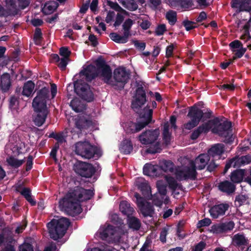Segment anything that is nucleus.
<instances>
[{
	"instance_id": "obj_27",
	"label": "nucleus",
	"mask_w": 251,
	"mask_h": 251,
	"mask_svg": "<svg viewBox=\"0 0 251 251\" xmlns=\"http://www.w3.org/2000/svg\"><path fill=\"white\" fill-rule=\"evenodd\" d=\"M224 151V145L222 144H217L212 146L208 150V154L209 156H212L215 159H219Z\"/></svg>"
},
{
	"instance_id": "obj_21",
	"label": "nucleus",
	"mask_w": 251,
	"mask_h": 251,
	"mask_svg": "<svg viewBox=\"0 0 251 251\" xmlns=\"http://www.w3.org/2000/svg\"><path fill=\"white\" fill-rule=\"evenodd\" d=\"M79 98L88 102L93 100L94 96L93 93L88 84L79 85Z\"/></svg>"
},
{
	"instance_id": "obj_64",
	"label": "nucleus",
	"mask_w": 251,
	"mask_h": 251,
	"mask_svg": "<svg viewBox=\"0 0 251 251\" xmlns=\"http://www.w3.org/2000/svg\"><path fill=\"white\" fill-rule=\"evenodd\" d=\"M21 251H33L31 245L29 244H24L20 247Z\"/></svg>"
},
{
	"instance_id": "obj_47",
	"label": "nucleus",
	"mask_w": 251,
	"mask_h": 251,
	"mask_svg": "<svg viewBox=\"0 0 251 251\" xmlns=\"http://www.w3.org/2000/svg\"><path fill=\"white\" fill-rule=\"evenodd\" d=\"M166 18L171 25H174L176 22V13L175 11L170 10L166 14Z\"/></svg>"
},
{
	"instance_id": "obj_52",
	"label": "nucleus",
	"mask_w": 251,
	"mask_h": 251,
	"mask_svg": "<svg viewBox=\"0 0 251 251\" xmlns=\"http://www.w3.org/2000/svg\"><path fill=\"white\" fill-rule=\"evenodd\" d=\"M124 6L131 11L135 10L138 8V5L134 0H127Z\"/></svg>"
},
{
	"instance_id": "obj_41",
	"label": "nucleus",
	"mask_w": 251,
	"mask_h": 251,
	"mask_svg": "<svg viewBox=\"0 0 251 251\" xmlns=\"http://www.w3.org/2000/svg\"><path fill=\"white\" fill-rule=\"evenodd\" d=\"M93 190L79 188V202L90 199L93 196Z\"/></svg>"
},
{
	"instance_id": "obj_43",
	"label": "nucleus",
	"mask_w": 251,
	"mask_h": 251,
	"mask_svg": "<svg viewBox=\"0 0 251 251\" xmlns=\"http://www.w3.org/2000/svg\"><path fill=\"white\" fill-rule=\"evenodd\" d=\"M6 161L10 166L18 168L25 162V159H18L13 156H10L6 159Z\"/></svg>"
},
{
	"instance_id": "obj_19",
	"label": "nucleus",
	"mask_w": 251,
	"mask_h": 251,
	"mask_svg": "<svg viewBox=\"0 0 251 251\" xmlns=\"http://www.w3.org/2000/svg\"><path fill=\"white\" fill-rule=\"evenodd\" d=\"M250 162H251V157L249 155L234 158L226 163L225 166V171L226 172L231 166L238 167L241 165L248 164Z\"/></svg>"
},
{
	"instance_id": "obj_4",
	"label": "nucleus",
	"mask_w": 251,
	"mask_h": 251,
	"mask_svg": "<svg viewBox=\"0 0 251 251\" xmlns=\"http://www.w3.org/2000/svg\"><path fill=\"white\" fill-rule=\"evenodd\" d=\"M69 224V221L66 218L52 220L47 225L50 237L54 240L61 238L64 235Z\"/></svg>"
},
{
	"instance_id": "obj_10",
	"label": "nucleus",
	"mask_w": 251,
	"mask_h": 251,
	"mask_svg": "<svg viewBox=\"0 0 251 251\" xmlns=\"http://www.w3.org/2000/svg\"><path fill=\"white\" fill-rule=\"evenodd\" d=\"M158 193L152 197L154 204L160 206L163 203L167 204L169 202V198L166 195L167 185L162 180H158L156 183Z\"/></svg>"
},
{
	"instance_id": "obj_32",
	"label": "nucleus",
	"mask_w": 251,
	"mask_h": 251,
	"mask_svg": "<svg viewBox=\"0 0 251 251\" xmlns=\"http://www.w3.org/2000/svg\"><path fill=\"white\" fill-rule=\"evenodd\" d=\"M48 112H34L33 115V121L35 124L38 126H41L45 122Z\"/></svg>"
},
{
	"instance_id": "obj_39",
	"label": "nucleus",
	"mask_w": 251,
	"mask_h": 251,
	"mask_svg": "<svg viewBox=\"0 0 251 251\" xmlns=\"http://www.w3.org/2000/svg\"><path fill=\"white\" fill-rule=\"evenodd\" d=\"M58 4L54 1H51L45 3L42 8L43 12L45 14H51L57 7Z\"/></svg>"
},
{
	"instance_id": "obj_63",
	"label": "nucleus",
	"mask_w": 251,
	"mask_h": 251,
	"mask_svg": "<svg viewBox=\"0 0 251 251\" xmlns=\"http://www.w3.org/2000/svg\"><path fill=\"white\" fill-rule=\"evenodd\" d=\"M115 15V12L113 11H109L107 14V16L105 18V22L107 23H111V22L113 21V18H114Z\"/></svg>"
},
{
	"instance_id": "obj_55",
	"label": "nucleus",
	"mask_w": 251,
	"mask_h": 251,
	"mask_svg": "<svg viewBox=\"0 0 251 251\" xmlns=\"http://www.w3.org/2000/svg\"><path fill=\"white\" fill-rule=\"evenodd\" d=\"M166 31V27L165 25L161 24L158 25L155 31V34L157 36H160L164 34V33Z\"/></svg>"
},
{
	"instance_id": "obj_14",
	"label": "nucleus",
	"mask_w": 251,
	"mask_h": 251,
	"mask_svg": "<svg viewBox=\"0 0 251 251\" xmlns=\"http://www.w3.org/2000/svg\"><path fill=\"white\" fill-rule=\"evenodd\" d=\"M134 197L136 199L137 205L144 216L151 217L154 213L152 206L149 202H146L144 199L141 197L138 194L135 193Z\"/></svg>"
},
{
	"instance_id": "obj_46",
	"label": "nucleus",
	"mask_w": 251,
	"mask_h": 251,
	"mask_svg": "<svg viewBox=\"0 0 251 251\" xmlns=\"http://www.w3.org/2000/svg\"><path fill=\"white\" fill-rule=\"evenodd\" d=\"M21 194L32 205H34L36 204L35 201L31 197V191L29 189L24 188L21 192Z\"/></svg>"
},
{
	"instance_id": "obj_12",
	"label": "nucleus",
	"mask_w": 251,
	"mask_h": 251,
	"mask_svg": "<svg viewBox=\"0 0 251 251\" xmlns=\"http://www.w3.org/2000/svg\"><path fill=\"white\" fill-rule=\"evenodd\" d=\"M203 113L202 111L197 107H192L188 114L191 120L184 125V127L187 129H191L195 127L199 124Z\"/></svg>"
},
{
	"instance_id": "obj_33",
	"label": "nucleus",
	"mask_w": 251,
	"mask_h": 251,
	"mask_svg": "<svg viewBox=\"0 0 251 251\" xmlns=\"http://www.w3.org/2000/svg\"><path fill=\"white\" fill-rule=\"evenodd\" d=\"M112 40L118 43H126L128 41L129 35L127 32H124L123 35H120L116 33H112L109 35Z\"/></svg>"
},
{
	"instance_id": "obj_35",
	"label": "nucleus",
	"mask_w": 251,
	"mask_h": 251,
	"mask_svg": "<svg viewBox=\"0 0 251 251\" xmlns=\"http://www.w3.org/2000/svg\"><path fill=\"white\" fill-rule=\"evenodd\" d=\"M119 150L125 154L129 153L133 150L131 141L128 139L124 140L120 144Z\"/></svg>"
},
{
	"instance_id": "obj_51",
	"label": "nucleus",
	"mask_w": 251,
	"mask_h": 251,
	"mask_svg": "<svg viewBox=\"0 0 251 251\" xmlns=\"http://www.w3.org/2000/svg\"><path fill=\"white\" fill-rule=\"evenodd\" d=\"M134 22L130 19H126L123 25V28L124 30V32H127V35L130 36L129 30L133 25Z\"/></svg>"
},
{
	"instance_id": "obj_20",
	"label": "nucleus",
	"mask_w": 251,
	"mask_h": 251,
	"mask_svg": "<svg viewBox=\"0 0 251 251\" xmlns=\"http://www.w3.org/2000/svg\"><path fill=\"white\" fill-rule=\"evenodd\" d=\"M107 4L111 8L119 12L116 16V21L114 24L115 27L119 26L124 20V15H127V12L122 8L116 2L108 1Z\"/></svg>"
},
{
	"instance_id": "obj_37",
	"label": "nucleus",
	"mask_w": 251,
	"mask_h": 251,
	"mask_svg": "<svg viewBox=\"0 0 251 251\" xmlns=\"http://www.w3.org/2000/svg\"><path fill=\"white\" fill-rule=\"evenodd\" d=\"M159 165L160 175L161 174L162 171L165 172H173L174 164L172 162L164 160L160 161Z\"/></svg>"
},
{
	"instance_id": "obj_36",
	"label": "nucleus",
	"mask_w": 251,
	"mask_h": 251,
	"mask_svg": "<svg viewBox=\"0 0 251 251\" xmlns=\"http://www.w3.org/2000/svg\"><path fill=\"white\" fill-rule=\"evenodd\" d=\"M165 180L167 182L169 187L173 190V194L175 196L179 193L178 192L180 186L174 178L168 176H165Z\"/></svg>"
},
{
	"instance_id": "obj_60",
	"label": "nucleus",
	"mask_w": 251,
	"mask_h": 251,
	"mask_svg": "<svg viewBox=\"0 0 251 251\" xmlns=\"http://www.w3.org/2000/svg\"><path fill=\"white\" fill-rule=\"evenodd\" d=\"M59 53L60 55L63 57H66L68 58L71 52L67 48L62 47L60 49Z\"/></svg>"
},
{
	"instance_id": "obj_18",
	"label": "nucleus",
	"mask_w": 251,
	"mask_h": 251,
	"mask_svg": "<svg viewBox=\"0 0 251 251\" xmlns=\"http://www.w3.org/2000/svg\"><path fill=\"white\" fill-rule=\"evenodd\" d=\"M98 67H99V63H97L96 66L92 65L85 66L83 69L79 73V77L84 75L85 76L87 80H91L99 75Z\"/></svg>"
},
{
	"instance_id": "obj_28",
	"label": "nucleus",
	"mask_w": 251,
	"mask_h": 251,
	"mask_svg": "<svg viewBox=\"0 0 251 251\" xmlns=\"http://www.w3.org/2000/svg\"><path fill=\"white\" fill-rule=\"evenodd\" d=\"M144 174L150 176H159L160 175L158 166L151 164H146L143 168Z\"/></svg>"
},
{
	"instance_id": "obj_38",
	"label": "nucleus",
	"mask_w": 251,
	"mask_h": 251,
	"mask_svg": "<svg viewBox=\"0 0 251 251\" xmlns=\"http://www.w3.org/2000/svg\"><path fill=\"white\" fill-rule=\"evenodd\" d=\"M120 209L123 213L127 216L131 215L134 212L133 208L131 207L130 204L126 201H122L120 203Z\"/></svg>"
},
{
	"instance_id": "obj_16",
	"label": "nucleus",
	"mask_w": 251,
	"mask_h": 251,
	"mask_svg": "<svg viewBox=\"0 0 251 251\" xmlns=\"http://www.w3.org/2000/svg\"><path fill=\"white\" fill-rule=\"evenodd\" d=\"M98 68L99 70L98 71L99 75H100L106 83L113 86L116 85L112 79V71L108 66L103 63H100Z\"/></svg>"
},
{
	"instance_id": "obj_9",
	"label": "nucleus",
	"mask_w": 251,
	"mask_h": 251,
	"mask_svg": "<svg viewBox=\"0 0 251 251\" xmlns=\"http://www.w3.org/2000/svg\"><path fill=\"white\" fill-rule=\"evenodd\" d=\"M49 90L46 88L42 89L33 100L32 107L34 112H48L47 100L49 96Z\"/></svg>"
},
{
	"instance_id": "obj_48",
	"label": "nucleus",
	"mask_w": 251,
	"mask_h": 251,
	"mask_svg": "<svg viewBox=\"0 0 251 251\" xmlns=\"http://www.w3.org/2000/svg\"><path fill=\"white\" fill-rule=\"evenodd\" d=\"M169 124L168 123H165L164 125V128L163 131V140L166 144H168L171 140V133L169 131Z\"/></svg>"
},
{
	"instance_id": "obj_54",
	"label": "nucleus",
	"mask_w": 251,
	"mask_h": 251,
	"mask_svg": "<svg viewBox=\"0 0 251 251\" xmlns=\"http://www.w3.org/2000/svg\"><path fill=\"white\" fill-rule=\"evenodd\" d=\"M223 232H226L231 230L234 226V224L233 222H228L225 223H221Z\"/></svg>"
},
{
	"instance_id": "obj_50",
	"label": "nucleus",
	"mask_w": 251,
	"mask_h": 251,
	"mask_svg": "<svg viewBox=\"0 0 251 251\" xmlns=\"http://www.w3.org/2000/svg\"><path fill=\"white\" fill-rule=\"evenodd\" d=\"M229 46L232 52L235 53L240 50V48H244L242 43L238 40H235L230 43Z\"/></svg>"
},
{
	"instance_id": "obj_56",
	"label": "nucleus",
	"mask_w": 251,
	"mask_h": 251,
	"mask_svg": "<svg viewBox=\"0 0 251 251\" xmlns=\"http://www.w3.org/2000/svg\"><path fill=\"white\" fill-rule=\"evenodd\" d=\"M247 201V197L245 195H239L235 199V204L237 206H241L245 203Z\"/></svg>"
},
{
	"instance_id": "obj_49",
	"label": "nucleus",
	"mask_w": 251,
	"mask_h": 251,
	"mask_svg": "<svg viewBox=\"0 0 251 251\" xmlns=\"http://www.w3.org/2000/svg\"><path fill=\"white\" fill-rule=\"evenodd\" d=\"M229 46L232 52L235 53L240 50V48H244L242 43L238 40H235L230 43Z\"/></svg>"
},
{
	"instance_id": "obj_11",
	"label": "nucleus",
	"mask_w": 251,
	"mask_h": 251,
	"mask_svg": "<svg viewBox=\"0 0 251 251\" xmlns=\"http://www.w3.org/2000/svg\"><path fill=\"white\" fill-rule=\"evenodd\" d=\"M78 83L75 81L73 84H70L67 86L68 96L69 98H74L70 102V106L76 113L78 112V100L77 99Z\"/></svg>"
},
{
	"instance_id": "obj_25",
	"label": "nucleus",
	"mask_w": 251,
	"mask_h": 251,
	"mask_svg": "<svg viewBox=\"0 0 251 251\" xmlns=\"http://www.w3.org/2000/svg\"><path fill=\"white\" fill-rule=\"evenodd\" d=\"M228 208V204H220L219 205H215L212 207L210 209L209 212L212 218L216 219L219 216L224 215L225 212L227 210Z\"/></svg>"
},
{
	"instance_id": "obj_6",
	"label": "nucleus",
	"mask_w": 251,
	"mask_h": 251,
	"mask_svg": "<svg viewBox=\"0 0 251 251\" xmlns=\"http://www.w3.org/2000/svg\"><path fill=\"white\" fill-rule=\"evenodd\" d=\"M159 135V130L155 129L153 131H146L139 136V141L142 144L151 146L147 150L150 153H155L160 151V145L156 142Z\"/></svg>"
},
{
	"instance_id": "obj_24",
	"label": "nucleus",
	"mask_w": 251,
	"mask_h": 251,
	"mask_svg": "<svg viewBox=\"0 0 251 251\" xmlns=\"http://www.w3.org/2000/svg\"><path fill=\"white\" fill-rule=\"evenodd\" d=\"M135 185L142 191L145 197L148 199L151 194V188L147 181L142 177H139L135 181Z\"/></svg>"
},
{
	"instance_id": "obj_61",
	"label": "nucleus",
	"mask_w": 251,
	"mask_h": 251,
	"mask_svg": "<svg viewBox=\"0 0 251 251\" xmlns=\"http://www.w3.org/2000/svg\"><path fill=\"white\" fill-rule=\"evenodd\" d=\"M168 227H164L162 229L160 233V239L161 241L163 243L166 242V237L168 233Z\"/></svg>"
},
{
	"instance_id": "obj_42",
	"label": "nucleus",
	"mask_w": 251,
	"mask_h": 251,
	"mask_svg": "<svg viewBox=\"0 0 251 251\" xmlns=\"http://www.w3.org/2000/svg\"><path fill=\"white\" fill-rule=\"evenodd\" d=\"M34 87V83L31 81H28L23 86V95L27 97H30L33 93Z\"/></svg>"
},
{
	"instance_id": "obj_40",
	"label": "nucleus",
	"mask_w": 251,
	"mask_h": 251,
	"mask_svg": "<svg viewBox=\"0 0 251 251\" xmlns=\"http://www.w3.org/2000/svg\"><path fill=\"white\" fill-rule=\"evenodd\" d=\"M219 188L223 192L230 193L234 191L235 186L228 181H225L219 184Z\"/></svg>"
},
{
	"instance_id": "obj_26",
	"label": "nucleus",
	"mask_w": 251,
	"mask_h": 251,
	"mask_svg": "<svg viewBox=\"0 0 251 251\" xmlns=\"http://www.w3.org/2000/svg\"><path fill=\"white\" fill-rule=\"evenodd\" d=\"M249 244V240L243 234L239 233L231 238V245L236 247H241Z\"/></svg>"
},
{
	"instance_id": "obj_30",
	"label": "nucleus",
	"mask_w": 251,
	"mask_h": 251,
	"mask_svg": "<svg viewBox=\"0 0 251 251\" xmlns=\"http://www.w3.org/2000/svg\"><path fill=\"white\" fill-rule=\"evenodd\" d=\"M78 115L69 116L68 117V121L69 125L71 132L74 134H77L78 129Z\"/></svg>"
},
{
	"instance_id": "obj_31",
	"label": "nucleus",
	"mask_w": 251,
	"mask_h": 251,
	"mask_svg": "<svg viewBox=\"0 0 251 251\" xmlns=\"http://www.w3.org/2000/svg\"><path fill=\"white\" fill-rule=\"evenodd\" d=\"M6 3L8 11L4 10L0 4V16H7L13 14L15 11L16 7L14 0H6Z\"/></svg>"
},
{
	"instance_id": "obj_7",
	"label": "nucleus",
	"mask_w": 251,
	"mask_h": 251,
	"mask_svg": "<svg viewBox=\"0 0 251 251\" xmlns=\"http://www.w3.org/2000/svg\"><path fill=\"white\" fill-rule=\"evenodd\" d=\"M121 234V232L119 231V228L118 229H116L113 226L105 224L100 227L96 233V236L109 242H116L120 241Z\"/></svg>"
},
{
	"instance_id": "obj_23",
	"label": "nucleus",
	"mask_w": 251,
	"mask_h": 251,
	"mask_svg": "<svg viewBox=\"0 0 251 251\" xmlns=\"http://www.w3.org/2000/svg\"><path fill=\"white\" fill-rule=\"evenodd\" d=\"M232 6L238 11H250L251 0H232Z\"/></svg>"
},
{
	"instance_id": "obj_58",
	"label": "nucleus",
	"mask_w": 251,
	"mask_h": 251,
	"mask_svg": "<svg viewBox=\"0 0 251 251\" xmlns=\"http://www.w3.org/2000/svg\"><path fill=\"white\" fill-rule=\"evenodd\" d=\"M211 220L208 218H205L199 221L197 224V227L201 228L202 226H208L211 224Z\"/></svg>"
},
{
	"instance_id": "obj_5",
	"label": "nucleus",
	"mask_w": 251,
	"mask_h": 251,
	"mask_svg": "<svg viewBox=\"0 0 251 251\" xmlns=\"http://www.w3.org/2000/svg\"><path fill=\"white\" fill-rule=\"evenodd\" d=\"M152 114V110L148 105L140 112L136 123L130 122L128 124L126 130L131 132L139 131L151 122Z\"/></svg>"
},
{
	"instance_id": "obj_17",
	"label": "nucleus",
	"mask_w": 251,
	"mask_h": 251,
	"mask_svg": "<svg viewBox=\"0 0 251 251\" xmlns=\"http://www.w3.org/2000/svg\"><path fill=\"white\" fill-rule=\"evenodd\" d=\"M96 171V167L91 163L79 161V176L85 178L91 177Z\"/></svg>"
},
{
	"instance_id": "obj_62",
	"label": "nucleus",
	"mask_w": 251,
	"mask_h": 251,
	"mask_svg": "<svg viewBox=\"0 0 251 251\" xmlns=\"http://www.w3.org/2000/svg\"><path fill=\"white\" fill-rule=\"evenodd\" d=\"M24 147V145L22 143L17 144L12 149L13 152H17L19 154L22 152V150Z\"/></svg>"
},
{
	"instance_id": "obj_44",
	"label": "nucleus",
	"mask_w": 251,
	"mask_h": 251,
	"mask_svg": "<svg viewBox=\"0 0 251 251\" xmlns=\"http://www.w3.org/2000/svg\"><path fill=\"white\" fill-rule=\"evenodd\" d=\"M127 217L129 227L133 229H138L140 227V222L139 220L134 217H130V216Z\"/></svg>"
},
{
	"instance_id": "obj_53",
	"label": "nucleus",
	"mask_w": 251,
	"mask_h": 251,
	"mask_svg": "<svg viewBox=\"0 0 251 251\" xmlns=\"http://www.w3.org/2000/svg\"><path fill=\"white\" fill-rule=\"evenodd\" d=\"M210 231L214 234H220L223 232L222 224H218L211 227Z\"/></svg>"
},
{
	"instance_id": "obj_13",
	"label": "nucleus",
	"mask_w": 251,
	"mask_h": 251,
	"mask_svg": "<svg viewBox=\"0 0 251 251\" xmlns=\"http://www.w3.org/2000/svg\"><path fill=\"white\" fill-rule=\"evenodd\" d=\"M114 83L119 88H123L129 78V74L124 68H118L115 70L113 74Z\"/></svg>"
},
{
	"instance_id": "obj_3",
	"label": "nucleus",
	"mask_w": 251,
	"mask_h": 251,
	"mask_svg": "<svg viewBox=\"0 0 251 251\" xmlns=\"http://www.w3.org/2000/svg\"><path fill=\"white\" fill-rule=\"evenodd\" d=\"M60 209L68 215L75 216L78 213V191L70 190L59 201Z\"/></svg>"
},
{
	"instance_id": "obj_34",
	"label": "nucleus",
	"mask_w": 251,
	"mask_h": 251,
	"mask_svg": "<svg viewBox=\"0 0 251 251\" xmlns=\"http://www.w3.org/2000/svg\"><path fill=\"white\" fill-rule=\"evenodd\" d=\"M245 171L242 169L235 170L233 172L230 176L231 180L234 183L241 182L245 175Z\"/></svg>"
},
{
	"instance_id": "obj_29",
	"label": "nucleus",
	"mask_w": 251,
	"mask_h": 251,
	"mask_svg": "<svg viewBox=\"0 0 251 251\" xmlns=\"http://www.w3.org/2000/svg\"><path fill=\"white\" fill-rule=\"evenodd\" d=\"M166 3L172 7L180 6L182 8L188 9L193 6L192 0H165Z\"/></svg>"
},
{
	"instance_id": "obj_45",
	"label": "nucleus",
	"mask_w": 251,
	"mask_h": 251,
	"mask_svg": "<svg viewBox=\"0 0 251 251\" xmlns=\"http://www.w3.org/2000/svg\"><path fill=\"white\" fill-rule=\"evenodd\" d=\"M0 85L4 90H7L10 86V76L8 74H4L1 77Z\"/></svg>"
},
{
	"instance_id": "obj_59",
	"label": "nucleus",
	"mask_w": 251,
	"mask_h": 251,
	"mask_svg": "<svg viewBox=\"0 0 251 251\" xmlns=\"http://www.w3.org/2000/svg\"><path fill=\"white\" fill-rule=\"evenodd\" d=\"M183 25L187 30H190L196 27L195 25V24L194 22L188 20L184 21L183 22Z\"/></svg>"
},
{
	"instance_id": "obj_57",
	"label": "nucleus",
	"mask_w": 251,
	"mask_h": 251,
	"mask_svg": "<svg viewBox=\"0 0 251 251\" xmlns=\"http://www.w3.org/2000/svg\"><path fill=\"white\" fill-rule=\"evenodd\" d=\"M68 58L66 57L61 58L59 61H58L57 65L62 70H64L68 64Z\"/></svg>"
},
{
	"instance_id": "obj_15",
	"label": "nucleus",
	"mask_w": 251,
	"mask_h": 251,
	"mask_svg": "<svg viewBox=\"0 0 251 251\" xmlns=\"http://www.w3.org/2000/svg\"><path fill=\"white\" fill-rule=\"evenodd\" d=\"M146 102V94L142 88H138L136 90L135 96L132 102V108L138 112L142 106Z\"/></svg>"
},
{
	"instance_id": "obj_8",
	"label": "nucleus",
	"mask_w": 251,
	"mask_h": 251,
	"mask_svg": "<svg viewBox=\"0 0 251 251\" xmlns=\"http://www.w3.org/2000/svg\"><path fill=\"white\" fill-rule=\"evenodd\" d=\"M101 154L100 149L89 142H79V156L82 158L90 159L96 156L99 157Z\"/></svg>"
},
{
	"instance_id": "obj_1",
	"label": "nucleus",
	"mask_w": 251,
	"mask_h": 251,
	"mask_svg": "<svg viewBox=\"0 0 251 251\" xmlns=\"http://www.w3.org/2000/svg\"><path fill=\"white\" fill-rule=\"evenodd\" d=\"M231 127V124L230 122L228 121L222 122L218 119L215 118L199 126L192 133V138L195 139L199 136L200 133L207 132L211 130L213 133L224 137L225 142L231 143L233 140Z\"/></svg>"
},
{
	"instance_id": "obj_2",
	"label": "nucleus",
	"mask_w": 251,
	"mask_h": 251,
	"mask_svg": "<svg viewBox=\"0 0 251 251\" xmlns=\"http://www.w3.org/2000/svg\"><path fill=\"white\" fill-rule=\"evenodd\" d=\"M210 160V157L207 154H201L197 157L194 162L186 159L184 164L177 167L175 174L176 179L179 180L188 178H194L196 176V169L202 170L205 168Z\"/></svg>"
},
{
	"instance_id": "obj_22",
	"label": "nucleus",
	"mask_w": 251,
	"mask_h": 251,
	"mask_svg": "<svg viewBox=\"0 0 251 251\" xmlns=\"http://www.w3.org/2000/svg\"><path fill=\"white\" fill-rule=\"evenodd\" d=\"M79 109V130L82 131L89 129V131L93 130L91 127L92 122L90 120L89 116L82 112Z\"/></svg>"
}]
</instances>
